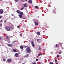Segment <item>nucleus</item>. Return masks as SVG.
<instances>
[{
	"label": "nucleus",
	"instance_id": "15",
	"mask_svg": "<svg viewBox=\"0 0 64 64\" xmlns=\"http://www.w3.org/2000/svg\"><path fill=\"white\" fill-rule=\"evenodd\" d=\"M55 9H56V8H55V9L54 10L53 13H54V14H56V13Z\"/></svg>",
	"mask_w": 64,
	"mask_h": 64
},
{
	"label": "nucleus",
	"instance_id": "23",
	"mask_svg": "<svg viewBox=\"0 0 64 64\" xmlns=\"http://www.w3.org/2000/svg\"><path fill=\"white\" fill-rule=\"evenodd\" d=\"M2 17H3V16H0V19H2Z\"/></svg>",
	"mask_w": 64,
	"mask_h": 64
},
{
	"label": "nucleus",
	"instance_id": "45",
	"mask_svg": "<svg viewBox=\"0 0 64 64\" xmlns=\"http://www.w3.org/2000/svg\"><path fill=\"white\" fill-rule=\"evenodd\" d=\"M27 0H25V1H27Z\"/></svg>",
	"mask_w": 64,
	"mask_h": 64
},
{
	"label": "nucleus",
	"instance_id": "2",
	"mask_svg": "<svg viewBox=\"0 0 64 64\" xmlns=\"http://www.w3.org/2000/svg\"><path fill=\"white\" fill-rule=\"evenodd\" d=\"M26 50L28 53L31 52V50L30 49V47H28L26 48Z\"/></svg>",
	"mask_w": 64,
	"mask_h": 64
},
{
	"label": "nucleus",
	"instance_id": "5",
	"mask_svg": "<svg viewBox=\"0 0 64 64\" xmlns=\"http://www.w3.org/2000/svg\"><path fill=\"white\" fill-rule=\"evenodd\" d=\"M14 56L16 57H19V54L17 53H16L14 54Z\"/></svg>",
	"mask_w": 64,
	"mask_h": 64
},
{
	"label": "nucleus",
	"instance_id": "6",
	"mask_svg": "<svg viewBox=\"0 0 64 64\" xmlns=\"http://www.w3.org/2000/svg\"><path fill=\"white\" fill-rule=\"evenodd\" d=\"M31 44L32 45V46L33 47H34L35 46V44L33 42H31Z\"/></svg>",
	"mask_w": 64,
	"mask_h": 64
},
{
	"label": "nucleus",
	"instance_id": "21",
	"mask_svg": "<svg viewBox=\"0 0 64 64\" xmlns=\"http://www.w3.org/2000/svg\"><path fill=\"white\" fill-rule=\"evenodd\" d=\"M26 3H25L24 4V7H26Z\"/></svg>",
	"mask_w": 64,
	"mask_h": 64
},
{
	"label": "nucleus",
	"instance_id": "50",
	"mask_svg": "<svg viewBox=\"0 0 64 64\" xmlns=\"http://www.w3.org/2000/svg\"><path fill=\"white\" fill-rule=\"evenodd\" d=\"M56 64H58V63H56Z\"/></svg>",
	"mask_w": 64,
	"mask_h": 64
},
{
	"label": "nucleus",
	"instance_id": "1",
	"mask_svg": "<svg viewBox=\"0 0 64 64\" xmlns=\"http://www.w3.org/2000/svg\"><path fill=\"white\" fill-rule=\"evenodd\" d=\"M16 12L18 13L19 14L18 15L19 17L20 18H22V15H23V12L19 10H17L16 11Z\"/></svg>",
	"mask_w": 64,
	"mask_h": 64
},
{
	"label": "nucleus",
	"instance_id": "19",
	"mask_svg": "<svg viewBox=\"0 0 64 64\" xmlns=\"http://www.w3.org/2000/svg\"><path fill=\"white\" fill-rule=\"evenodd\" d=\"M35 8L37 9H39V8L37 6H35Z\"/></svg>",
	"mask_w": 64,
	"mask_h": 64
},
{
	"label": "nucleus",
	"instance_id": "28",
	"mask_svg": "<svg viewBox=\"0 0 64 64\" xmlns=\"http://www.w3.org/2000/svg\"><path fill=\"white\" fill-rule=\"evenodd\" d=\"M28 47V46H24V48H26V47Z\"/></svg>",
	"mask_w": 64,
	"mask_h": 64
},
{
	"label": "nucleus",
	"instance_id": "10",
	"mask_svg": "<svg viewBox=\"0 0 64 64\" xmlns=\"http://www.w3.org/2000/svg\"><path fill=\"white\" fill-rule=\"evenodd\" d=\"M12 51L14 52H17V50L15 49H14L12 50Z\"/></svg>",
	"mask_w": 64,
	"mask_h": 64
},
{
	"label": "nucleus",
	"instance_id": "47",
	"mask_svg": "<svg viewBox=\"0 0 64 64\" xmlns=\"http://www.w3.org/2000/svg\"><path fill=\"white\" fill-rule=\"evenodd\" d=\"M59 44H60V45L61 44V43H59Z\"/></svg>",
	"mask_w": 64,
	"mask_h": 64
},
{
	"label": "nucleus",
	"instance_id": "34",
	"mask_svg": "<svg viewBox=\"0 0 64 64\" xmlns=\"http://www.w3.org/2000/svg\"><path fill=\"white\" fill-rule=\"evenodd\" d=\"M42 55V54H38V56H39L40 55Z\"/></svg>",
	"mask_w": 64,
	"mask_h": 64
},
{
	"label": "nucleus",
	"instance_id": "37",
	"mask_svg": "<svg viewBox=\"0 0 64 64\" xmlns=\"http://www.w3.org/2000/svg\"><path fill=\"white\" fill-rule=\"evenodd\" d=\"M17 27H18V28H20V27H19V26H17Z\"/></svg>",
	"mask_w": 64,
	"mask_h": 64
},
{
	"label": "nucleus",
	"instance_id": "36",
	"mask_svg": "<svg viewBox=\"0 0 64 64\" xmlns=\"http://www.w3.org/2000/svg\"><path fill=\"white\" fill-rule=\"evenodd\" d=\"M6 20H5L4 21V23H6Z\"/></svg>",
	"mask_w": 64,
	"mask_h": 64
},
{
	"label": "nucleus",
	"instance_id": "27",
	"mask_svg": "<svg viewBox=\"0 0 64 64\" xmlns=\"http://www.w3.org/2000/svg\"><path fill=\"white\" fill-rule=\"evenodd\" d=\"M8 43H11V42L10 41H9L8 42Z\"/></svg>",
	"mask_w": 64,
	"mask_h": 64
},
{
	"label": "nucleus",
	"instance_id": "33",
	"mask_svg": "<svg viewBox=\"0 0 64 64\" xmlns=\"http://www.w3.org/2000/svg\"><path fill=\"white\" fill-rule=\"evenodd\" d=\"M32 64H36V62H34Z\"/></svg>",
	"mask_w": 64,
	"mask_h": 64
},
{
	"label": "nucleus",
	"instance_id": "17",
	"mask_svg": "<svg viewBox=\"0 0 64 64\" xmlns=\"http://www.w3.org/2000/svg\"><path fill=\"white\" fill-rule=\"evenodd\" d=\"M6 39H10V38H9V36H7L6 37Z\"/></svg>",
	"mask_w": 64,
	"mask_h": 64
},
{
	"label": "nucleus",
	"instance_id": "7",
	"mask_svg": "<svg viewBox=\"0 0 64 64\" xmlns=\"http://www.w3.org/2000/svg\"><path fill=\"white\" fill-rule=\"evenodd\" d=\"M12 61V60L10 58H9L8 59L7 61L8 62H10Z\"/></svg>",
	"mask_w": 64,
	"mask_h": 64
},
{
	"label": "nucleus",
	"instance_id": "38",
	"mask_svg": "<svg viewBox=\"0 0 64 64\" xmlns=\"http://www.w3.org/2000/svg\"><path fill=\"white\" fill-rule=\"evenodd\" d=\"M1 39H2V38L0 36V40H1Z\"/></svg>",
	"mask_w": 64,
	"mask_h": 64
},
{
	"label": "nucleus",
	"instance_id": "41",
	"mask_svg": "<svg viewBox=\"0 0 64 64\" xmlns=\"http://www.w3.org/2000/svg\"><path fill=\"white\" fill-rule=\"evenodd\" d=\"M12 16H13V15H14V14H12L11 15Z\"/></svg>",
	"mask_w": 64,
	"mask_h": 64
},
{
	"label": "nucleus",
	"instance_id": "49",
	"mask_svg": "<svg viewBox=\"0 0 64 64\" xmlns=\"http://www.w3.org/2000/svg\"><path fill=\"white\" fill-rule=\"evenodd\" d=\"M20 63H21V62L20 61Z\"/></svg>",
	"mask_w": 64,
	"mask_h": 64
},
{
	"label": "nucleus",
	"instance_id": "26",
	"mask_svg": "<svg viewBox=\"0 0 64 64\" xmlns=\"http://www.w3.org/2000/svg\"><path fill=\"white\" fill-rule=\"evenodd\" d=\"M14 1L16 2H18V0H14Z\"/></svg>",
	"mask_w": 64,
	"mask_h": 64
},
{
	"label": "nucleus",
	"instance_id": "40",
	"mask_svg": "<svg viewBox=\"0 0 64 64\" xmlns=\"http://www.w3.org/2000/svg\"><path fill=\"white\" fill-rule=\"evenodd\" d=\"M62 53V52H59V54H61Z\"/></svg>",
	"mask_w": 64,
	"mask_h": 64
},
{
	"label": "nucleus",
	"instance_id": "16",
	"mask_svg": "<svg viewBox=\"0 0 64 64\" xmlns=\"http://www.w3.org/2000/svg\"><path fill=\"white\" fill-rule=\"evenodd\" d=\"M56 47H55V48H57L59 46V44H57L56 45Z\"/></svg>",
	"mask_w": 64,
	"mask_h": 64
},
{
	"label": "nucleus",
	"instance_id": "4",
	"mask_svg": "<svg viewBox=\"0 0 64 64\" xmlns=\"http://www.w3.org/2000/svg\"><path fill=\"white\" fill-rule=\"evenodd\" d=\"M4 12V10H3L2 9H0V14H2Z\"/></svg>",
	"mask_w": 64,
	"mask_h": 64
},
{
	"label": "nucleus",
	"instance_id": "46",
	"mask_svg": "<svg viewBox=\"0 0 64 64\" xmlns=\"http://www.w3.org/2000/svg\"><path fill=\"white\" fill-rule=\"evenodd\" d=\"M19 54H20V52H19Z\"/></svg>",
	"mask_w": 64,
	"mask_h": 64
},
{
	"label": "nucleus",
	"instance_id": "24",
	"mask_svg": "<svg viewBox=\"0 0 64 64\" xmlns=\"http://www.w3.org/2000/svg\"><path fill=\"white\" fill-rule=\"evenodd\" d=\"M50 64H54L53 62H50Z\"/></svg>",
	"mask_w": 64,
	"mask_h": 64
},
{
	"label": "nucleus",
	"instance_id": "18",
	"mask_svg": "<svg viewBox=\"0 0 64 64\" xmlns=\"http://www.w3.org/2000/svg\"><path fill=\"white\" fill-rule=\"evenodd\" d=\"M16 42H17V41H16V40H14L13 42H12V44H14V43H16Z\"/></svg>",
	"mask_w": 64,
	"mask_h": 64
},
{
	"label": "nucleus",
	"instance_id": "30",
	"mask_svg": "<svg viewBox=\"0 0 64 64\" xmlns=\"http://www.w3.org/2000/svg\"><path fill=\"white\" fill-rule=\"evenodd\" d=\"M36 61H38V58H36Z\"/></svg>",
	"mask_w": 64,
	"mask_h": 64
},
{
	"label": "nucleus",
	"instance_id": "56",
	"mask_svg": "<svg viewBox=\"0 0 64 64\" xmlns=\"http://www.w3.org/2000/svg\"><path fill=\"white\" fill-rule=\"evenodd\" d=\"M1 46L0 45V46Z\"/></svg>",
	"mask_w": 64,
	"mask_h": 64
},
{
	"label": "nucleus",
	"instance_id": "8",
	"mask_svg": "<svg viewBox=\"0 0 64 64\" xmlns=\"http://www.w3.org/2000/svg\"><path fill=\"white\" fill-rule=\"evenodd\" d=\"M29 54H27L26 56H25L24 57V58H27V57H29Z\"/></svg>",
	"mask_w": 64,
	"mask_h": 64
},
{
	"label": "nucleus",
	"instance_id": "11",
	"mask_svg": "<svg viewBox=\"0 0 64 64\" xmlns=\"http://www.w3.org/2000/svg\"><path fill=\"white\" fill-rule=\"evenodd\" d=\"M8 46L9 47H12L13 46V44H8Z\"/></svg>",
	"mask_w": 64,
	"mask_h": 64
},
{
	"label": "nucleus",
	"instance_id": "55",
	"mask_svg": "<svg viewBox=\"0 0 64 64\" xmlns=\"http://www.w3.org/2000/svg\"><path fill=\"white\" fill-rule=\"evenodd\" d=\"M25 19V18H24V19Z\"/></svg>",
	"mask_w": 64,
	"mask_h": 64
},
{
	"label": "nucleus",
	"instance_id": "43",
	"mask_svg": "<svg viewBox=\"0 0 64 64\" xmlns=\"http://www.w3.org/2000/svg\"><path fill=\"white\" fill-rule=\"evenodd\" d=\"M2 20H0V22H2Z\"/></svg>",
	"mask_w": 64,
	"mask_h": 64
},
{
	"label": "nucleus",
	"instance_id": "51",
	"mask_svg": "<svg viewBox=\"0 0 64 64\" xmlns=\"http://www.w3.org/2000/svg\"><path fill=\"white\" fill-rule=\"evenodd\" d=\"M34 20V21H35V20Z\"/></svg>",
	"mask_w": 64,
	"mask_h": 64
},
{
	"label": "nucleus",
	"instance_id": "53",
	"mask_svg": "<svg viewBox=\"0 0 64 64\" xmlns=\"http://www.w3.org/2000/svg\"><path fill=\"white\" fill-rule=\"evenodd\" d=\"M24 2V1H23L22 2Z\"/></svg>",
	"mask_w": 64,
	"mask_h": 64
},
{
	"label": "nucleus",
	"instance_id": "54",
	"mask_svg": "<svg viewBox=\"0 0 64 64\" xmlns=\"http://www.w3.org/2000/svg\"><path fill=\"white\" fill-rule=\"evenodd\" d=\"M44 51L45 50V49H44Z\"/></svg>",
	"mask_w": 64,
	"mask_h": 64
},
{
	"label": "nucleus",
	"instance_id": "39",
	"mask_svg": "<svg viewBox=\"0 0 64 64\" xmlns=\"http://www.w3.org/2000/svg\"><path fill=\"white\" fill-rule=\"evenodd\" d=\"M20 36H21V37H22V34H20Z\"/></svg>",
	"mask_w": 64,
	"mask_h": 64
},
{
	"label": "nucleus",
	"instance_id": "42",
	"mask_svg": "<svg viewBox=\"0 0 64 64\" xmlns=\"http://www.w3.org/2000/svg\"><path fill=\"white\" fill-rule=\"evenodd\" d=\"M22 60H24V58H22Z\"/></svg>",
	"mask_w": 64,
	"mask_h": 64
},
{
	"label": "nucleus",
	"instance_id": "22",
	"mask_svg": "<svg viewBox=\"0 0 64 64\" xmlns=\"http://www.w3.org/2000/svg\"><path fill=\"white\" fill-rule=\"evenodd\" d=\"M24 9V7L23 6H22V8L20 9V10H23Z\"/></svg>",
	"mask_w": 64,
	"mask_h": 64
},
{
	"label": "nucleus",
	"instance_id": "32",
	"mask_svg": "<svg viewBox=\"0 0 64 64\" xmlns=\"http://www.w3.org/2000/svg\"><path fill=\"white\" fill-rule=\"evenodd\" d=\"M55 62H57V60L56 59H55Z\"/></svg>",
	"mask_w": 64,
	"mask_h": 64
},
{
	"label": "nucleus",
	"instance_id": "20",
	"mask_svg": "<svg viewBox=\"0 0 64 64\" xmlns=\"http://www.w3.org/2000/svg\"><path fill=\"white\" fill-rule=\"evenodd\" d=\"M38 49V51H41V48H39Z\"/></svg>",
	"mask_w": 64,
	"mask_h": 64
},
{
	"label": "nucleus",
	"instance_id": "29",
	"mask_svg": "<svg viewBox=\"0 0 64 64\" xmlns=\"http://www.w3.org/2000/svg\"><path fill=\"white\" fill-rule=\"evenodd\" d=\"M39 40H40V39H38L37 40V42H38V41H39Z\"/></svg>",
	"mask_w": 64,
	"mask_h": 64
},
{
	"label": "nucleus",
	"instance_id": "52",
	"mask_svg": "<svg viewBox=\"0 0 64 64\" xmlns=\"http://www.w3.org/2000/svg\"><path fill=\"white\" fill-rule=\"evenodd\" d=\"M22 59V58H20V60H21Z\"/></svg>",
	"mask_w": 64,
	"mask_h": 64
},
{
	"label": "nucleus",
	"instance_id": "3",
	"mask_svg": "<svg viewBox=\"0 0 64 64\" xmlns=\"http://www.w3.org/2000/svg\"><path fill=\"white\" fill-rule=\"evenodd\" d=\"M5 28L7 31H10V27H6Z\"/></svg>",
	"mask_w": 64,
	"mask_h": 64
},
{
	"label": "nucleus",
	"instance_id": "25",
	"mask_svg": "<svg viewBox=\"0 0 64 64\" xmlns=\"http://www.w3.org/2000/svg\"><path fill=\"white\" fill-rule=\"evenodd\" d=\"M3 61H6V59L5 58H4L3 60Z\"/></svg>",
	"mask_w": 64,
	"mask_h": 64
},
{
	"label": "nucleus",
	"instance_id": "31",
	"mask_svg": "<svg viewBox=\"0 0 64 64\" xmlns=\"http://www.w3.org/2000/svg\"><path fill=\"white\" fill-rule=\"evenodd\" d=\"M2 24H0V26H2Z\"/></svg>",
	"mask_w": 64,
	"mask_h": 64
},
{
	"label": "nucleus",
	"instance_id": "9",
	"mask_svg": "<svg viewBox=\"0 0 64 64\" xmlns=\"http://www.w3.org/2000/svg\"><path fill=\"white\" fill-rule=\"evenodd\" d=\"M28 3H30V4H32V1L31 0H30L28 2Z\"/></svg>",
	"mask_w": 64,
	"mask_h": 64
},
{
	"label": "nucleus",
	"instance_id": "13",
	"mask_svg": "<svg viewBox=\"0 0 64 64\" xmlns=\"http://www.w3.org/2000/svg\"><path fill=\"white\" fill-rule=\"evenodd\" d=\"M20 48L21 49H23L24 48V47L22 45L20 46Z\"/></svg>",
	"mask_w": 64,
	"mask_h": 64
},
{
	"label": "nucleus",
	"instance_id": "14",
	"mask_svg": "<svg viewBox=\"0 0 64 64\" xmlns=\"http://www.w3.org/2000/svg\"><path fill=\"white\" fill-rule=\"evenodd\" d=\"M34 23L36 25H38V22H34Z\"/></svg>",
	"mask_w": 64,
	"mask_h": 64
},
{
	"label": "nucleus",
	"instance_id": "44",
	"mask_svg": "<svg viewBox=\"0 0 64 64\" xmlns=\"http://www.w3.org/2000/svg\"><path fill=\"white\" fill-rule=\"evenodd\" d=\"M22 64H25L24 63H22Z\"/></svg>",
	"mask_w": 64,
	"mask_h": 64
},
{
	"label": "nucleus",
	"instance_id": "48",
	"mask_svg": "<svg viewBox=\"0 0 64 64\" xmlns=\"http://www.w3.org/2000/svg\"><path fill=\"white\" fill-rule=\"evenodd\" d=\"M2 0H0V1H2Z\"/></svg>",
	"mask_w": 64,
	"mask_h": 64
},
{
	"label": "nucleus",
	"instance_id": "12",
	"mask_svg": "<svg viewBox=\"0 0 64 64\" xmlns=\"http://www.w3.org/2000/svg\"><path fill=\"white\" fill-rule=\"evenodd\" d=\"M36 34L38 35H40V32H36Z\"/></svg>",
	"mask_w": 64,
	"mask_h": 64
},
{
	"label": "nucleus",
	"instance_id": "35",
	"mask_svg": "<svg viewBox=\"0 0 64 64\" xmlns=\"http://www.w3.org/2000/svg\"><path fill=\"white\" fill-rule=\"evenodd\" d=\"M59 57V56L58 55H57L56 56V57H57V58H58V57Z\"/></svg>",
	"mask_w": 64,
	"mask_h": 64
}]
</instances>
